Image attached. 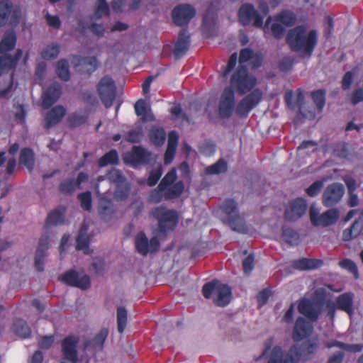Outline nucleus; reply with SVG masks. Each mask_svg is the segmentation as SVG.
Here are the masks:
<instances>
[{"instance_id":"1","label":"nucleus","mask_w":363,"mask_h":363,"mask_svg":"<svg viewBox=\"0 0 363 363\" xmlns=\"http://www.w3.org/2000/svg\"><path fill=\"white\" fill-rule=\"evenodd\" d=\"M318 348L317 341L306 340L300 346L293 345L284 354L280 346H274L267 363H298L301 357L308 358L315 354Z\"/></svg>"},{"instance_id":"2","label":"nucleus","mask_w":363,"mask_h":363,"mask_svg":"<svg viewBox=\"0 0 363 363\" xmlns=\"http://www.w3.org/2000/svg\"><path fill=\"white\" fill-rule=\"evenodd\" d=\"M286 41L291 51L311 57L318 43V32L311 30L307 33L304 26H297L289 30Z\"/></svg>"},{"instance_id":"3","label":"nucleus","mask_w":363,"mask_h":363,"mask_svg":"<svg viewBox=\"0 0 363 363\" xmlns=\"http://www.w3.org/2000/svg\"><path fill=\"white\" fill-rule=\"evenodd\" d=\"M16 44V36L13 32L6 33L0 41V76L6 71L14 70L22 57L23 51L21 49L16 50L14 56L8 54L15 48Z\"/></svg>"},{"instance_id":"4","label":"nucleus","mask_w":363,"mask_h":363,"mask_svg":"<svg viewBox=\"0 0 363 363\" xmlns=\"http://www.w3.org/2000/svg\"><path fill=\"white\" fill-rule=\"evenodd\" d=\"M150 216L158 221V232L165 237L169 232L174 230L179 221L177 211L167 209L163 206L155 207L150 212Z\"/></svg>"},{"instance_id":"5","label":"nucleus","mask_w":363,"mask_h":363,"mask_svg":"<svg viewBox=\"0 0 363 363\" xmlns=\"http://www.w3.org/2000/svg\"><path fill=\"white\" fill-rule=\"evenodd\" d=\"M202 293L206 298H210L213 294H216L213 301L218 306L224 307L227 306L231 298V289L219 281L214 279L210 282L206 283L202 288Z\"/></svg>"},{"instance_id":"6","label":"nucleus","mask_w":363,"mask_h":363,"mask_svg":"<svg viewBox=\"0 0 363 363\" xmlns=\"http://www.w3.org/2000/svg\"><path fill=\"white\" fill-rule=\"evenodd\" d=\"M257 84L256 78L250 74L247 67L239 65L230 78V86L233 90L243 95L251 91Z\"/></svg>"},{"instance_id":"7","label":"nucleus","mask_w":363,"mask_h":363,"mask_svg":"<svg viewBox=\"0 0 363 363\" xmlns=\"http://www.w3.org/2000/svg\"><path fill=\"white\" fill-rule=\"evenodd\" d=\"M220 208L228 216L227 223L233 230L241 233L246 230L244 218L240 214L238 203L234 199H225L220 205Z\"/></svg>"},{"instance_id":"8","label":"nucleus","mask_w":363,"mask_h":363,"mask_svg":"<svg viewBox=\"0 0 363 363\" xmlns=\"http://www.w3.org/2000/svg\"><path fill=\"white\" fill-rule=\"evenodd\" d=\"M177 178L175 169H172L164 175L158 184L160 189L165 191L166 201L179 198L184 190V184L182 181L175 183Z\"/></svg>"},{"instance_id":"9","label":"nucleus","mask_w":363,"mask_h":363,"mask_svg":"<svg viewBox=\"0 0 363 363\" xmlns=\"http://www.w3.org/2000/svg\"><path fill=\"white\" fill-rule=\"evenodd\" d=\"M311 222L314 226L327 227L337 222L339 218V211L336 208H330L319 213L317 208L311 206L309 210Z\"/></svg>"},{"instance_id":"10","label":"nucleus","mask_w":363,"mask_h":363,"mask_svg":"<svg viewBox=\"0 0 363 363\" xmlns=\"http://www.w3.org/2000/svg\"><path fill=\"white\" fill-rule=\"evenodd\" d=\"M99 96L106 108L112 106L116 98V85L110 76H104L99 81L97 87Z\"/></svg>"},{"instance_id":"11","label":"nucleus","mask_w":363,"mask_h":363,"mask_svg":"<svg viewBox=\"0 0 363 363\" xmlns=\"http://www.w3.org/2000/svg\"><path fill=\"white\" fill-rule=\"evenodd\" d=\"M262 99V92L259 89H254L238 104L235 111L238 116L247 117L248 113L257 106Z\"/></svg>"},{"instance_id":"12","label":"nucleus","mask_w":363,"mask_h":363,"mask_svg":"<svg viewBox=\"0 0 363 363\" xmlns=\"http://www.w3.org/2000/svg\"><path fill=\"white\" fill-rule=\"evenodd\" d=\"M238 18L240 23L243 26H247L253 21L254 26L262 28L264 17L262 16L251 4H244L241 6L238 11Z\"/></svg>"},{"instance_id":"13","label":"nucleus","mask_w":363,"mask_h":363,"mask_svg":"<svg viewBox=\"0 0 363 363\" xmlns=\"http://www.w3.org/2000/svg\"><path fill=\"white\" fill-rule=\"evenodd\" d=\"M59 280L67 286L86 290L91 286L90 277L87 274L79 276V272L74 269H69L65 272L59 277Z\"/></svg>"},{"instance_id":"14","label":"nucleus","mask_w":363,"mask_h":363,"mask_svg":"<svg viewBox=\"0 0 363 363\" xmlns=\"http://www.w3.org/2000/svg\"><path fill=\"white\" fill-rule=\"evenodd\" d=\"M135 244L138 252L143 256H146L148 253L157 252L160 246L157 237H153L149 240L145 233L142 231L137 234Z\"/></svg>"},{"instance_id":"15","label":"nucleus","mask_w":363,"mask_h":363,"mask_svg":"<svg viewBox=\"0 0 363 363\" xmlns=\"http://www.w3.org/2000/svg\"><path fill=\"white\" fill-rule=\"evenodd\" d=\"M235 92L232 88L225 87L219 101L218 111L222 118H230L235 108Z\"/></svg>"},{"instance_id":"16","label":"nucleus","mask_w":363,"mask_h":363,"mask_svg":"<svg viewBox=\"0 0 363 363\" xmlns=\"http://www.w3.org/2000/svg\"><path fill=\"white\" fill-rule=\"evenodd\" d=\"M195 15V8L186 4L177 6L172 12L173 22L179 26L187 25Z\"/></svg>"},{"instance_id":"17","label":"nucleus","mask_w":363,"mask_h":363,"mask_svg":"<svg viewBox=\"0 0 363 363\" xmlns=\"http://www.w3.org/2000/svg\"><path fill=\"white\" fill-rule=\"evenodd\" d=\"M298 312L311 322H315L322 311V304L303 298L298 304Z\"/></svg>"},{"instance_id":"18","label":"nucleus","mask_w":363,"mask_h":363,"mask_svg":"<svg viewBox=\"0 0 363 363\" xmlns=\"http://www.w3.org/2000/svg\"><path fill=\"white\" fill-rule=\"evenodd\" d=\"M345 187L342 184L333 183L328 185L323 194V204L332 207L337 204L343 196Z\"/></svg>"},{"instance_id":"19","label":"nucleus","mask_w":363,"mask_h":363,"mask_svg":"<svg viewBox=\"0 0 363 363\" xmlns=\"http://www.w3.org/2000/svg\"><path fill=\"white\" fill-rule=\"evenodd\" d=\"M307 209L306 201L303 198H297L290 202L285 209V219L295 221L304 215Z\"/></svg>"},{"instance_id":"20","label":"nucleus","mask_w":363,"mask_h":363,"mask_svg":"<svg viewBox=\"0 0 363 363\" xmlns=\"http://www.w3.org/2000/svg\"><path fill=\"white\" fill-rule=\"evenodd\" d=\"M313 330V325L303 317H298L292 331V339L294 342L301 341L309 337Z\"/></svg>"},{"instance_id":"21","label":"nucleus","mask_w":363,"mask_h":363,"mask_svg":"<svg viewBox=\"0 0 363 363\" xmlns=\"http://www.w3.org/2000/svg\"><path fill=\"white\" fill-rule=\"evenodd\" d=\"M79 339L74 335H68L63 339L61 343L62 352L64 358L72 363L77 362V350Z\"/></svg>"},{"instance_id":"22","label":"nucleus","mask_w":363,"mask_h":363,"mask_svg":"<svg viewBox=\"0 0 363 363\" xmlns=\"http://www.w3.org/2000/svg\"><path fill=\"white\" fill-rule=\"evenodd\" d=\"M67 110L62 105L52 107L44 115V128L47 130L60 123L66 115Z\"/></svg>"},{"instance_id":"23","label":"nucleus","mask_w":363,"mask_h":363,"mask_svg":"<svg viewBox=\"0 0 363 363\" xmlns=\"http://www.w3.org/2000/svg\"><path fill=\"white\" fill-rule=\"evenodd\" d=\"M62 94V86L58 82L50 85L42 96V108L48 109L55 104Z\"/></svg>"},{"instance_id":"24","label":"nucleus","mask_w":363,"mask_h":363,"mask_svg":"<svg viewBox=\"0 0 363 363\" xmlns=\"http://www.w3.org/2000/svg\"><path fill=\"white\" fill-rule=\"evenodd\" d=\"M191 43V36L186 29H182L174 44L173 53L176 59L182 57L188 51Z\"/></svg>"},{"instance_id":"25","label":"nucleus","mask_w":363,"mask_h":363,"mask_svg":"<svg viewBox=\"0 0 363 363\" xmlns=\"http://www.w3.org/2000/svg\"><path fill=\"white\" fill-rule=\"evenodd\" d=\"M127 160L133 164H147L151 160V153L140 146H134Z\"/></svg>"},{"instance_id":"26","label":"nucleus","mask_w":363,"mask_h":363,"mask_svg":"<svg viewBox=\"0 0 363 363\" xmlns=\"http://www.w3.org/2000/svg\"><path fill=\"white\" fill-rule=\"evenodd\" d=\"M88 228L82 225L78 233L76 238V249L82 250L84 254L89 255L92 250L89 248L91 237L87 234Z\"/></svg>"},{"instance_id":"27","label":"nucleus","mask_w":363,"mask_h":363,"mask_svg":"<svg viewBox=\"0 0 363 363\" xmlns=\"http://www.w3.org/2000/svg\"><path fill=\"white\" fill-rule=\"evenodd\" d=\"M74 60L77 62L75 64V67H82L83 69H81L84 73L91 74L93 73L97 68L98 61L97 58L95 56L93 57H82L79 55H74Z\"/></svg>"},{"instance_id":"28","label":"nucleus","mask_w":363,"mask_h":363,"mask_svg":"<svg viewBox=\"0 0 363 363\" xmlns=\"http://www.w3.org/2000/svg\"><path fill=\"white\" fill-rule=\"evenodd\" d=\"M363 230V218L356 219L350 227L346 228L342 233L344 241H350L357 238Z\"/></svg>"},{"instance_id":"29","label":"nucleus","mask_w":363,"mask_h":363,"mask_svg":"<svg viewBox=\"0 0 363 363\" xmlns=\"http://www.w3.org/2000/svg\"><path fill=\"white\" fill-rule=\"evenodd\" d=\"M337 309L346 312L352 315L353 313V294L352 293H344L340 295L336 300Z\"/></svg>"},{"instance_id":"30","label":"nucleus","mask_w":363,"mask_h":363,"mask_svg":"<svg viewBox=\"0 0 363 363\" xmlns=\"http://www.w3.org/2000/svg\"><path fill=\"white\" fill-rule=\"evenodd\" d=\"M98 211L102 220H110L115 212L111 200L105 197L101 198L99 201Z\"/></svg>"},{"instance_id":"31","label":"nucleus","mask_w":363,"mask_h":363,"mask_svg":"<svg viewBox=\"0 0 363 363\" xmlns=\"http://www.w3.org/2000/svg\"><path fill=\"white\" fill-rule=\"evenodd\" d=\"M108 335V330L106 328H102L92 340H88L84 343V348L86 350H89L90 348L102 350Z\"/></svg>"},{"instance_id":"32","label":"nucleus","mask_w":363,"mask_h":363,"mask_svg":"<svg viewBox=\"0 0 363 363\" xmlns=\"http://www.w3.org/2000/svg\"><path fill=\"white\" fill-rule=\"evenodd\" d=\"M19 163L25 166L29 172H32L35 164V155L30 148L24 147L21 150Z\"/></svg>"},{"instance_id":"33","label":"nucleus","mask_w":363,"mask_h":363,"mask_svg":"<svg viewBox=\"0 0 363 363\" xmlns=\"http://www.w3.org/2000/svg\"><path fill=\"white\" fill-rule=\"evenodd\" d=\"M322 261L316 259L301 258L293 261L292 267L300 270L312 269L320 267Z\"/></svg>"},{"instance_id":"34","label":"nucleus","mask_w":363,"mask_h":363,"mask_svg":"<svg viewBox=\"0 0 363 363\" xmlns=\"http://www.w3.org/2000/svg\"><path fill=\"white\" fill-rule=\"evenodd\" d=\"M149 138L151 143L157 146L161 147L166 140V133L162 127H153L149 132Z\"/></svg>"},{"instance_id":"35","label":"nucleus","mask_w":363,"mask_h":363,"mask_svg":"<svg viewBox=\"0 0 363 363\" xmlns=\"http://www.w3.org/2000/svg\"><path fill=\"white\" fill-rule=\"evenodd\" d=\"M66 208L60 206L51 211L46 219V225H57L64 223Z\"/></svg>"},{"instance_id":"36","label":"nucleus","mask_w":363,"mask_h":363,"mask_svg":"<svg viewBox=\"0 0 363 363\" xmlns=\"http://www.w3.org/2000/svg\"><path fill=\"white\" fill-rule=\"evenodd\" d=\"M13 330L16 335L23 339L28 337L31 334L30 328L27 322L23 319H18L14 322Z\"/></svg>"},{"instance_id":"37","label":"nucleus","mask_w":363,"mask_h":363,"mask_svg":"<svg viewBox=\"0 0 363 363\" xmlns=\"http://www.w3.org/2000/svg\"><path fill=\"white\" fill-rule=\"evenodd\" d=\"M281 231V238L285 242L291 245H296L298 244L300 236L296 230L290 227L284 225L282 227Z\"/></svg>"},{"instance_id":"38","label":"nucleus","mask_w":363,"mask_h":363,"mask_svg":"<svg viewBox=\"0 0 363 363\" xmlns=\"http://www.w3.org/2000/svg\"><path fill=\"white\" fill-rule=\"evenodd\" d=\"M87 118L86 113H82V111H77L68 116L67 122L70 128H74L85 123Z\"/></svg>"},{"instance_id":"39","label":"nucleus","mask_w":363,"mask_h":363,"mask_svg":"<svg viewBox=\"0 0 363 363\" xmlns=\"http://www.w3.org/2000/svg\"><path fill=\"white\" fill-rule=\"evenodd\" d=\"M119 161L118 152L113 149L104 154L98 160V165L100 167H104L107 165L117 164Z\"/></svg>"},{"instance_id":"40","label":"nucleus","mask_w":363,"mask_h":363,"mask_svg":"<svg viewBox=\"0 0 363 363\" xmlns=\"http://www.w3.org/2000/svg\"><path fill=\"white\" fill-rule=\"evenodd\" d=\"M12 9L13 4L9 0L0 1V27L7 23Z\"/></svg>"},{"instance_id":"41","label":"nucleus","mask_w":363,"mask_h":363,"mask_svg":"<svg viewBox=\"0 0 363 363\" xmlns=\"http://www.w3.org/2000/svg\"><path fill=\"white\" fill-rule=\"evenodd\" d=\"M135 111L137 116H141L143 122L151 121L154 120V116L151 113H147L146 103L144 99H139L135 104Z\"/></svg>"},{"instance_id":"42","label":"nucleus","mask_w":363,"mask_h":363,"mask_svg":"<svg viewBox=\"0 0 363 363\" xmlns=\"http://www.w3.org/2000/svg\"><path fill=\"white\" fill-rule=\"evenodd\" d=\"M106 179L110 183L114 184L116 186L124 184L127 182L126 177L122 171L115 168L111 169L108 172Z\"/></svg>"},{"instance_id":"43","label":"nucleus","mask_w":363,"mask_h":363,"mask_svg":"<svg viewBox=\"0 0 363 363\" xmlns=\"http://www.w3.org/2000/svg\"><path fill=\"white\" fill-rule=\"evenodd\" d=\"M56 73L58 77L65 82L70 79L68 61L66 59H61L57 63Z\"/></svg>"},{"instance_id":"44","label":"nucleus","mask_w":363,"mask_h":363,"mask_svg":"<svg viewBox=\"0 0 363 363\" xmlns=\"http://www.w3.org/2000/svg\"><path fill=\"white\" fill-rule=\"evenodd\" d=\"M228 170V164L223 159H220L215 164L205 168V173L207 175L219 174L225 173Z\"/></svg>"},{"instance_id":"45","label":"nucleus","mask_w":363,"mask_h":363,"mask_svg":"<svg viewBox=\"0 0 363 363\" xmlns=\"http://www.w3.org/2000/svg\"><path fill=\"white\" fill-rule=\"evenodd\" d=\"M311 97L318 110L321 112L325 104V91L318 89L311 93Z\"/></svg>"},{"instance_id":"46","label":"nucleus","mask_w":363,"mask_h":363,"mask_svg":"<svg viewBox=\"0 0 363 363\" xmlns=\"http://www.w3.org/2000/svg\"><path fill=\"white\" fill-rule=\"evenodd\" d=\"M94 15L98 19L104 16H109L110 9L106 0H97L94 9Z\"/></svg>"},{"instance_id":"47","label":"nucleus","mask_w":363,"mask_h":363,"mask_svg":"<svg viewBox=\"0 0 363 363\" xmlns=\"http://www.w3.org/2000/svg\"><path fill=\"white\" fill-rule=\"evenodd\" d=\"M130 191V184L126 182L124 184L116 186L114 198L117 201H125L128 199Z\"/></svg>"},{"instance_id":"48","label":"nucleus","mask_w":363,"mask_h":363,"mask_svg":"<svg viewBox=\"0 0 363 363\" xmlns=\"http://www.w3.org/2000/svg\"><path fill=\"white\" fill-rule=\"evenodd\" d=\"M81 207L86 211H90L92 208L91 193L89 191L80 193L77 196Z\"/></svg>"},{"instance_id":"49","label":"nucleus","mask_w":363,"mask_h":363,"mask_svg":"<svg viewBox=\"0 0 363 363\" xmlns=\"http://www.w3.org/2000/svg\"><path fill=\"white\" fill-rule=\"evenodd\" d=\"M127 311L124 307H118L117 308V328L118 331L122 333L127 325Z\"/></svg>"},{"instance_id":"50","label":"nucleus","mask_w":363,"mask_h":363,"mask_svg":"<svg viewBox=\"0 0 363 363\" xmlns=\"http://www.w3.org/2000/svg\"><path fill=\"white\" fill-rule=\"evenodd\" d=\"M339 266L352 274L354 279L359 278V272L357 264L352 259L345 258L339 262Z\"/></svg>"},{"instance_id":"51","label":"nucleus","mask_w":363,"mask_h":363,"mask_svg":"<svg viewBox=\"0 0 363 363\" xmlns=\"http://www.w3.org/2000/svg\"><path fill=\"white\" fill-rule=\"evenodd\" d=\"M60 53V46L57 44L48 45L41 52V57L44 60L55 59Z\"/></svg>"},{"instance_id":"52","label":"nucleus","mask_w":363,"mask_h":363,"mask_svg":"<svg viewBox=\"0 0 363 363\" xmlns=\"http://www.w3.org/2000/svg\"><path fill=\"white\" fill-rule=\"evenodd\" d=\"M76 188L75 181L73 179L65 180L59 185V191L65 195H71Z\"/></svg>"},{"instance_id":"53","label":"nucleus","mask_w":363,"mask_h":363,"mask_svg":"<svg viewBox=\"0 0 363 363\" xmlns=\"http://www.w3.org/2000/svg\"><path fill=\"white\" fill-rule=\"evenodd\" d=\"M162 199L165 200V191L164 189H160L158 185L156 189H152L149 195L148 201L150 203H158Z\"/></svg>"},{"instance_id":"54","label":"nucleus","mask_w":363,"mask_h":363,"mask_svg":"<svg viewBox=\"0 0 363 363\" xmlns=\"http://www.w3.org/2000/svg\"><path fill=\"white\" fill-rule=\"evenodd\" d=\"M333 154L336 157L347 159L350 155L348 145L344 143L336 144L333 149Z\"/></svg>"},{"instance_id":"55","label":"nucleus","mask_w":363,"mask_h":363,"mask_svg":"<svg viewBox=\"0 0 363 363\" xmlns=\"http://www.w3.org/2000/svg\"><path fill=\"white\" fill-rule=\"evenodd\" d=\"M162 174V169L160 166L157 167L155 169H152L150 172V175L147 180V185L150 186H155L158 182Z\"/></svg>"},{"instance_id":"56","label":"nucleus","mask_w":363,"mask_h":363,"mask_svg":"<svg viewBox=\"0 0 363 363\" xmlns=\"http://www.w3.org/2000/svg\"><path fill=\"white\" fill-rule=\"evenodd\" d=\"M295 60L290 56L284 57L279 63V69L283 72H288L292 68Z\"/></svg>"},{"instance_id":"57","label":"nucleus","mask_w":363,"mask_h":363,"mask_svg":"<svg viewBox=\"0 0 363 363\" xmlns=\"http://www.w3.org/2000/svg\"><path fill=\"white\" fill-rule=\"evenodd\" d=\"M237 61L238 55L236 52H234L230 56L228 64L223 70V77L226 78L228 76V74L235 68L237 64Z\"/></svg>"},{"instance_id":"58","label":"nucleus","mask_w":363,"mask_h":363,"mask_svg":"<svg viewBox=\"0 0 363 363\" xmlns=\"http://www.w3.org/2000/svg\"><path fill=\"white\" fill-rule=\"evenodd\" d=\"M255 257L253 254L249 255L242 261V269L245 274H250L254 269Z\"/></svg>"},{"instance_id":"59","label":"nucleus","mask_w":363,"mask_h":363,"mask_svg":"<svg viewBox=\"0 0 363 363\" xmlns=\"http://www.w3.org/2000/svg\"><path fill=\"white\" fill-rule=\"evenodd\" d=\"M323 186V183L321 181H315L310 185L306 190L308 196L314 197L317 196Z\"/></svg>"},{"instance_id":"60","label":"nucleus","mask_w":363,"mask_h":363,"mask_svg":"<svg viewBox=\"0 0 363 363\" xmlns=\"http://www.w3.org/2000/svg\"><path fill=\"white\" fill-rule=\"evenodd\" d=\"M278 20L287 26H291L295 23L296 18L293 13L289 12H283L278 17Z\"/></svg>"},{"instance_id":"61","label":"nucleus","mask_w":363,"mask_h":363,"mask_svg":"<svg viewBox=\"0 0 363 363\" xmlns=\"http://www.w3.org/2000/svg\"><path fill=\"white\" fill-rule=\"evenodd\" d=\"M308 149V152H314L318 150V143L314 140H304L297 148V151Z\"/></svg>"},{"instance_id":"62","label":"nucleus","mask_w":363,"mask_h":363,"mask_svg":"<svg viewBox=\"0 0 363 363\" xmlns=\"http://www.w3.org/2000/svg\"><path fill=\"white\" fill-rule=\"evenodd\" d=\"M254 55V51L250 48H243L240 52V57H239V62L240 65H243L244 63L248 62L251 60L252 57H253Z\"/></svg>"},{"instance_id":"63","label":"nucleus","mask_w":363,"mask_h":363,"mask_svg":"<svg viewBox=\"0 0 363 363\" xmlns=\"http://www.w3.org/2000/svg\"><path fill=\"white\" fill-rule=\"evenodd\" d=\"M49 248V237L43 235L39 239L38 246L36 252L43 253L47 255V251Z\"/></svg>"},{"instance_id":"64","label":"nucleus","mask_w":363,"mask_h":363,"mask_svg":"<svg viewBox=\"0 0 363 363\" xmlns=\"http://www.w3.org/2000/svg\"><path fill=\"white\" fill-rule=\"evenodd\" d=\"M271 294L272 291L269 288H265L258 293L257 295V300L260 306L264 305L267 302Z\"/></svg>"}]
</instances>
